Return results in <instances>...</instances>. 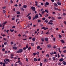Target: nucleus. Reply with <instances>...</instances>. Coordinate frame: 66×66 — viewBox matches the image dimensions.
I'll return each mask as SVG.
<instances>
[{"label": "nucleus", "instance_id": "obj_1", "mask_svg": "<svg viewBox=\"0 0 66 66\" xmlns=\"http://www.w3.org/2000/svg\"><path fill=\"white\" fill-rule=\"evenodd\" d=\"M23 51V50L22 49H20L18 51L16 52V53H19V52L20 53H21L22 52V51Z\"/></svg>", "mask_w": 66, "mask_h": 66}, {"label": "nucleus", "instance_id": "obj_2", "mask_svg": "<svg viewBox=\"0 0 66 66\" xmlns=\"http://www.w3.org/2000/svg\"><path fill=\"white\" fill-rule=\"evenodd\" d=\"M31 9H32V11L34 12V11H35V7H31Z\"/></svg>", "mask_w": 66, "mask_h": 66}, {"label": "nucleus", "instance_id": "obj_3", "mask_svg": "<svg viewBox=\"0 0 66 66\" xmlns=\"http://www.w3.org/2000/svg\"><path fill=\"white\" fill-rule=\"evenodd\" d=\"M57 3L59 5H61L62 4V2L60 1H58L57 2Z\"/></svg>", "mask_w": 66, "mask_h": 66}, {"label": "nucleus", "instance_id": "obj_4", "mask_svg": "<svg viewBox=\"0 0 66 66\" xmlns=\"http://www.w3.org/2000/svg\"><path fill=\"white\" fill-rule=\"evenodd\" d=\"M43 30H47L48 29V28H45L43 27H42L41 28Z\"/></svg>", "mask_w": 66, "mask_h": 66}, {"label": "nucleus", "instance_id": "obj_5", "mask_svg": "<svg viewBox=\"0 0 66 66\" xmlns=\"http://www.w3.org/2000/svg\"><path fill=\"white\" fill-rule=\"evenodd\" d=\"M49 4V3L48 2H46L45 3V6L46 7H47V5H48Z\"/></svg>", "mask_w": 66, "mask_h": 66}, {"label": "nucleus", "instance_id": "obj_6", "mask_svg": "<svg viewBox=\"0 0 66 66\" xmlns=\"http://www.w3.org/2000/svg\"><path fill=\"white\" fill-rule=\"evenodd\" d=\"M64 61V59L63 58H61L59 59L60 62H63Z\"/></svg>", "mask_w": 66, "mask_h": 66}, {"label": "nucleus", "instance_id": "obj_7", "mask_svg": "<svg viewBox=\"0 0 66 66\" xmlns=\"http://www.w3.org/2000/svg\"><path fill=\"white\" fill-rule=\"evenodd\" d=\"M62 64L64 65H66V62L65 61H63L62 62Z\"/></svg>", "mask_w": 66, "mask_h": 66}, {"label": "nucleus", "instance_id": "obj_8", "mask_svg": "<svg viewBox=\"0 0 66 66\" xmlns=\"http://www.w3.org/2000/svg\"><path fill=\"white\" fill-rule=\"evenodd\" d=\"M54 6H56V7H57L58 6H57V4L56 3H54Z\"/></svg>", "mask_w": 66, "mask_h": 66}, {"label": "nucleus", "instance_id": "obj_9", "mask_svg": "<svg viewBox=\"0 0 66 66\" xmlns=\"http://www.w3.org/2000/svg\"><path fill=\"white\" fill-rule=\"evenodd\" d=\"M13 49H15V50H17V47H13Z\"/></svg>", "mask_w": 66, "mask_h": 66}, {"label": "nucleus", "instance_id": "obj_10", "mask_svg": "<svg viewBox=\"0 0 66 66\" xmlns=\"http://www.w3.org/2000/svg\"><path fill=\"white\" fill-rule=\"evenodd\" d=\"M39 26H40V27H43V26H44V25H43V24L42 23L39 24Z\"/></svg>", "mask_w": 66, "mask_h": 66}, {"label": "nucleus", "instance_id": "obj_11", "mask_svg": "<svg viewBox=\"0 0 66 66\" xmlns=\"http://www.w3.org/2000/svg\"><path fill=\"white\" fill-rule=\"evenodd\" d=\"M27 7V5H24L23 6V7L25 8V9H26Z\"/></svg>", "mask_w": 66, "mask_h": 66}, {"label": "nucleus", "instance_id": "obj_12", "mask_svg": "<svg viewBox=\"0 0 66 66\" xmlns=\"http://www.w3.org/2000/svg\"><path fill=\"white\" fill-rule=\"evenodd\" d=\"M10 31L11 32H14V29L12 30V29H10Z\"/></svg>", "mask_w": 66, "mask_h": 66}, {"label": "nucleus", "instance_id": "obj_13", "mask_svg": "<svg viewBox=\"0 0 66 66\" xmlns=\"http://www.w3.org/2000/svg\"><path fill=\"white\" fill-rule=\"evenodd\" d=\"M38 17V16L37 15H36L35 16V19H37Z\"/></svg>", "mask_w": 66, "mask_h": 66}, {"label": "nucleus", "instance_id": "obj_14", "mask_svg": "<svg viewBox=\"0 0 66 66\" xmlns=\"http://www.w3.org/2000/svg\"><path fill=\"white\" fill-rule=\"evenodd\" d=\"M45 41H46V42H47L48 40V38H45Z\"/></svg>", "mask_w": 66, "mask_h": 66}, {"label": "nucleus", "instance_id": "obj_15", "mask_svg": "<svg viewBox=\"0 0 66 66\" xmlns=\"http://www.w3.org/2000/svg\"><path fill=\"white\" fill-rule=\"evenodd\" d=\"M38 60V59H36V58H35L34 59V60L35 61H37Z\"/></svg>", "mask_w": 66, "mask_h": 66}, {"label": "nucleus", "instance_id": "obj_16", "mask_svg": "<svg viewBox=\"0 0 66 66\" xmlns=\"http://www.w3.org/2000/svg\"><path fill=\"white\" fill-rule=\"evenodd\" d=\"M32 40L34 42H35V38H33L32 39Z\"/></svg>", "mask_w": 66, "mask_h": 66}, {"label": "nucleus", "instance_id": "obj_17", "mask_svg": "<svg viewBox=\"0 0 66 66\" xmlns=\"http://www.w3.org/2000/svg\"><path fill=\"white\" fill-rule=\"evenodd\" d=\"M54 9H55V10L57 11V10H58V8H55V7H54Z\"/></svg>", "mask_w": 66, "mask_h": 66}, {"label": "nucleus", "instance_id": "obj_18", "mask_svg": "<svg viewBox=\"0 0 66 66\" xmlns=\"http://www.w3.org/2000/svg\"><path fill=\"white\" fill-rule=\"evenodd\" d=\"M16 13L17 14H20V11H16Z\"/></svg>", "mask_w": 66, "mask_h": 66}, {"label": "nucleus", "instance_id": "obj_19", "mask_svg": "<svg viewBox=\"0 0 66 66\" xmlns=\"http://www.w3.org/2000/svg\"><path fill=\"white\" fill-rule=\"evenodd\" d=\"M31 45L32 46H34V43H31Z\"/></svg>", "mask_w": 66, "mask_h": 66}, {"label": "nucleus", "instance_id": "obj_20", "mask_svg": "<svg viewBox=\"0 0 66 66\" xmlns=\"http://www.w3.org/2000/svg\"><path fill=\"white\" fill-rule=\"evenodd\" d=\"M6 61H7V62H10V59H6Z\"/></svg>", "mask_w": 66, "mask_h": 66}, {"label": "nucleus", "instance_id": "obj_21", "mask_svg": "<svg viewBox=\"0 0 66 66\" xmlns=\"http://www.w3.org/2000/svg\"><path fill=\"white\" fill-rule=\"evenodd\" d=\"M11 56H14V55L13 53H11L10 55Z\"/></svg>", "mask_w": 66, "mask_h": 66}, {"label": "nucleus", "instance_id": "obj_22", "mask_svg": "<svg viewBox=\"0 0 66 66\" xmlns=\"http://www.w3.org/2000/svg\"><path fill=\"white\" fill-rule=\"evenodd\" d=\"M7 44V43L6 42H5L4 43V44L5 45H6Z\"/></svg>", "mask_w": 66, "mask_h": 66}, {"label": "nucleus", "instance_id": "obj_23", "mask_svg": "<svg viewBox=\"0 0 66 66\" xmlns=\"http://www.w3.org/2000/svg\"><path fill=\"white\" fill-rule=\"evenodd\" d=\"M51 46L50 45H47V47L48 48H50L51 47Z\"/></svg>", "mask_w": 66, "mask_h": 66}, {"label": "nucleus", "instance_id": "obj_24", "mask_svg": "<svg viewBox=\"0 0 66 66\" xmlns=\"http://www.w3.org/2000/svg\"><path fill=\"white\" fill-rule=\"evenodd\" d=\"M59 52L60 53H61V49H60V48H59Z\"/></svg>", "mask_w": 66, "mask_h": 66}, {"label": "nucleus", "instance_id": "obj_25", "mask_svg": "<svg viewBox=\"0 0 66 66\" xmlns=\"http://www.w3.org/2000/svg\"><path fill=\"white\" fill-rule=\"evenodd\" d=\"M45 12V11H42V14H44V13Z\"/></svg>", "mask_w": 66, "mask_h": 66}, {"label": "nucleus", "instance_id": "obj_26", "mask_svg": "<svg viewBox=\"0 0 66 66\" xmlns=\"http://www.w3.org/2000/svg\"><path fill=\"white\" fill-rule=\"evenodd\" d=\"M55 59V58L54 57H53V61H54Z\"/></svg>", "mask_w": 66, "mask_h": 66}, {"label": "nucleus", "instance_id": "obj_27", "mask_svg": "<svg viewBox=\"0 0 66 66\" xmlns=\"http://www.w3.org/2000/svg\"><path fill=\"white\" fill-rule=\"evenodd\" d=\"M30 49H31V47H30L28 48V50H30Z\"/></svg>", "mask_w": 66, "mask_h": 66}, {"label": "nucleus", "instance_id": "obj_28", "mask_svg": "<svg viewBox=\"0 0 66 66\" xmlns=\"http://www.w3.org/2000/svg\"><path fill=\"white\" fill-rule=\"evenodd\" d=\"M3 66H5V62L3 63Z\"/></svg>", "mask_w": 66, "mask_h": 66}, {"label": "nucleus", "instance_id": "obj_29", "mask_svg": "<svg viewBox=\"0 0 66 66\" xmlns=\"http://www.w3.org/2000/svg\"><path fill=\"white\" fill-rule=\"evenodd\" d=\"M45 12H46V13H48V10H45Z\"/></svg>", "mask_w": 66, "mask_h": 66}, {"label": "nucleus", "instance_id": "obj_30", "mask_svg": "<svg viewBox=\"0 0 66 66\" xmlns=\"http://www.w3.org/2000/svg\"><path fill=\"white\" fill-rule=\"evenodd\" d=\"M38 22H41V20H39L37 21Z\"/></svg>", "mask_w": 66, "mask_h": 66}, {"label": "nucleus", "instance_id": "obj_31", "mask_svg": "<svg viewBox=\"0 0 66 66\" xmlns=\"http://www.w3.org/2000/svg\"><path fill=\"white\" fill-rule=\"evenodd\" d=\"M28 18L29 20H31V16H29Z\"/></svg>", "mask_w": 66, "mask_h": 66}, {"label": "nucleus", "instance_id": "obj_32", "mask_svg": "<svg viewBox=\"0 0 66 66\" xmlns=\"http://www.w3.org/2000/svg\"><path fill=\"white\" fill-rule=\"evenodd\" d=\"M61 42L62 43H65V42H64V41L63 40H61Z\"/></svg>", "mask_w": 66, "mask_h": 66}, {"label": "nucleus", "instance_id": "obj_33", "mask_svg": "<svg viewBox=\"0 0 66 66\" xmlns=\"http://www.w3.org/2000/svg\"><path fill=\"white\" fill-rule=\"evenodd\" d=\"M44 22H46V23H47L48 22V20L46 19V20H45L44 21Z\"/></svg>", "mask_w": 66, "mask_h": 66}, {"label": "nucleus", "instance_id": "obj_34", "mask_svg": "<svg viewBox=\"0 0 66 66\" xmlns=\"http://www.w3.org/2000/svg\"><path fill=\"white\" fill-rule=\"evenodd\" d=\"M36 53L37 55H38V54H39V52H37V53Z\"/></svg>", "mask_w": 66, "mask_h": 66}, {"label": "nucleus", "instance_id": "obj_35", "mask_svg": "<svg viewBox=\"0 0 66 66\" xmlns=\"http://www.w3.org/2000/svg\"><path fill=\"white\" fill-rule=\"evenodd\" d=\"M18 36H19V37H21V35L20 34H19L18 35Z\"/></svg>", "mask_w": 66, "mask_h": 66}, {"label": "nucleus", "instance_id": "obj_36", "mask_svg": "<svg viewBox=\"0 0 66 66\" xmlns=\"http://www.w3.org/2000/svg\"><path fill=\"white\" fill-rule=\"evenodd\" d=\"M41 40L42 42H44V39L43 38H42L41 39Z\"/></svg>", "mask_w": 66, "mask_h": 66}, {"label": "nucleus", "instance_id": "obj_37", "mask_svg": "<svg viewBox=\"0 0 66 66\" xmlns=\"http://www.w3.org/2000/svg\"><path fill=\"white\" fill-rule=\"evenodd\" d=\"M59 38H61L62 37V36H61V35H59Z\"/></svg>", "mask_w": 66, "mask_h": 66}, {"label": "nucleus", "instance_id": "obj_38", "mask_svg": "<svg viewBox=\"0 0 66 66\" xmlns=\"http://www.w3.org/2000/svg\"><path fill=\"white\" fill-rule=\"evenodd\" d=\"M58 19H62V17L59 16L57 18Z\"/></svg>", "mask_w": 66, "mask_h": 66}, {"label": "nucleus", "instance_id": "obj_39", "mask_svg": "<svg viewBox=\"0 0 66 66\" xmlns=\"http://www.w3.org/2000/svg\"><path fill=\"white\" fill-rule=\"evenodd\" d=\"M47 56H48V57H49V55L48 54H47L46 55V57H47Z\"/></svg>", "mask_w": 66, "mask_h": 66}, {"label": "nucleus", "instance_id": "obj_40", "mask_svg": "<svg viewBox=\"0 0 66 66\" xmlns=\"http://www.w3.org/2000/svg\"><path fill=\"white\" fill-rule=\"evenodd\" d=\"M60 57V55L59 54V53L58 54V57H57L59 58Z\"/></svg>", "mask_w": 66, "mask_h": 66}, {"label": "nucleus", "instance_id": "obj_41", "mask_svg": "<svg viewBox=\"0 0 66 66\" xmlns=\"http://www.w3.org/2000/svg\"><path fill=\"white\" fill-rule=\"evenodd\" d=\"M54 54V53L53 52L50 53V54H51V55H52V54Z\"/></svg>", "mask_w": 66, "mask_h": 66}, {"label": "nucleus", "instance_id": "obj_42", "mask_svg": "<svg viewBox=\"0 0 66 66\" xmlns=\"http://www.w3.org/2000/svg\"><path fill=\"white\" fill-rule=\"evenodd\" d=\"M40 48V46H38L37 47V49H38L39 48Z\"/></svg>", "mask_w": 66, "mask_h": 66}, {"label": "nucleus", "instance_id": "obj_43", "mask_svg": "<svg viewBox=\"0 0 66 66\" xmlns=\"http://www.w3.org/2000/svg\"><path fill=\"white\" fill-rule=\"evenodd\" d=\"M30 27V24H29L27 26V27Z\"/></svg>", "mask_w": 66, "mask_h": 66}, {"label": "nucleus", "instance_id": "obj_44", "mask_svg": "<svg viewBox=\"0 0 66 66\" xmlns=\"http://www.w3.org/2000/svg\"><path fill=\"white\" fill-rule=\"evenodd\" d=\"M6 7L4 6L3 7H2V10H3V9H4Z\"/></svg>", "mask_w": 66, "mask_h": 66}, {"label": "nucleus", "instance_id": "obj_45", "mask_svg": "<svg viewBox=\"0 0 66 66\" xmlns=\"http://www.w3.org/2000/svg\"><path fill=\"white\" fill-rule=\"evenodd\" d=\"M9 30H8L7 31H6V32L8 34H9Z\"/></svg>", "mask_w": 66, "mask_h": 66}, {"label": "nucleus", "instance_id": "obj_46", "mask_svg": "<svg viewBox=\"0 0 66 66\" xmlns=\"http://www.w3.org/2000/svg\"><path fill=\"white\" fill-rule=\"evenodd\" d=\"M45 18H42V20H45Z\"/></svg>", "mask_w": 66, "mask_h": 66}, {"label": "nucleus", "instance_id": "obj_47", "mask_svg": "<svg viewBox=\"0 0 66 66\" xmlns=\"http://www.w3.org/2000/svg\"><path fill=\"white\" fill-rule=\"evenodd\" d=\"M26 48L27 49V48H28V44H27L26 45Z\"/></svg>", "mask_w": 66, "mask_h": 66}, {"label": "nucleus", "instance_id": "obj_48", "mask_svg": "<svg viewBox=\"0 0 66 66\" xmlns=\"http://www.w3.org/2000/svg\"><path fill=\"white\" fill-rule=\"evenodd\" d=\"M39 15H40V17H42V14L40 13H39Z\"/></svg>", "mask_w": 66, "mask_h": 66}, {"label": "nucleus", "instance_id": "obj_49", "mask_svg": "<svg viewBox=\"0 0 66 66\" xmlns=\"http://www.w3.org/2000/svg\"><path fill=\"white\" fill-rule=\"evenodd\" d=\"M2 36L3 37H4V36H6V35L5 34H3L2 35Z\"/></svg>", "mask_w": 66, "mask_h": 66}, {"label": "nucleus", "instance_id": "obj_50", "mask_svg": "<svg viewBox=\"0 0 66 66\" xmlns=\"http://www.w3.org/2000/svg\"><path fill=\"white\" fill-rule=\"evenodd\" d=\"M58 65H61V63H60V62H59L58 63Z\"/></svg>", "mask_w": 66, "mask_h": 66}, {"label": "nucleus", "instance_id": "obj_51", "mask_svg": "<svg viewBox=\"0 0 66 66\" xmlns=\"http://www.w3.org/2000/svg\"><path fill=\"white\" fill-rule=\"evenodd\" d=\"M63 52L64 53H66V50H65L63 51Z\"/></svg>", "mask_w": 66, "mask_h": 66}, {"label": "nucleus", "instance_id": "obj_52", "mask_svg": "<svg viewBox=\"0 0 66 66\" xmlns=\"http://www.w3.org/2000/svg\"><path fill=\"white\" fill-rule=\"evenodd\" d=\"M2 51H5V49L3 48Z\"/></svg>", "mask_w": 66, "mask_h": 66}, {"label": "nucleus", "instance_id": "obj_53", "mask_svg": "<svg viewBox=\"0 0 66 66\" xmlns=\"http://www.w3.org/2000/svg\"><path fill=\"white\" fill-rule=\"evenodd\" d=\"M20 63H19V64H20V65H22V62H20Z\"/></svg>", "mask_w": 66, "mask_h": 66}, {"label": "nucleus", "instance_id": "obj_54", "mask_svg": "<svg viewBox=\"0 0 66 66\" xmlns=\"http://www.w3.org/2000/svg\"><path fill=\"white\" fill-rule=\"evenodd\" d=\"M26 61H27V62H28V61H29V60H28V58L26 59Z\"/></svg>", "mask_w": 66, "mask_h": 66}, {"label": "nucleus", "instance_id": "obj_55", "mask_svg": "<svg viewBox=\"0 0 66 66\" xmlns=\"http://www.w3.org/2000/svg\"><path fill=\"white\" fill-rule=\"evenodd\" d=\"M61 56L62 57H64V56H65L64 55H63L62 54H61Z\"/></svg>", "mask_w": 66, "mask_h": 66}, {"label": "nucleus", "instance_id": "obj_56", "mask_svg": "<svg viewBox=\"0 0 66 66\" xmlns=\"http://www.w3.org/2000/svg\"><path fill=\"white\" fill-rule=\"evenodd\" d=\"M43 10H44V9H41V10H40V11L41 12H42V11H43Z\"/></svg>", "mask_w": 66, "mask_h": 66}, {"label": "nucleus", "instance_id": "obj_57", "mask_svg": "<svg viewBox=\"0 0 66 66\" xmlns=\"http://www.w3.org/2000/svg\"><path fill=\"white\" fill-rule=\"evenodd\" d=\"M64 23L65 24H66V22L65 21H64Z\"/></svg>", "mask_w": 66, "mask_h": 66}, {"label": "nucleus", "instance_id": "obj_58", "mask_svg": "<svg viewBox=\"0 0 66 66\" xmlns=\"http://www.w3.org/2000/svg\"><path fill=\"white\" fill-rule=\"evenodd\" d=\"M55 38H53V40H54V42H55Z\"/></svg>", "mask_w": 66, "mask_h": 66}, {"label": "nucleus", "instance_id": "obj_59", "mask_svg": "<svg viewBox=\"0 0 66 66\" xmlns=\"http://www.w3.org/2000/svg\"><path fill=\"white\" fill-rule=\"evenodd\" d=\"M3 39L4 40H5L6 41V38H3Z\"/></svg>", "mask_w": 66, "mask_h": 66}, {"label": "nucleus", "instance_id": "obj_60", "mask_svg": "<svg viewBox=\"0 0 66 66\" xmlns=\"http://www.w3.org/2000/svg\"><path fill=\"white\" fill-rule=\"evenodd\" d=\"M17 63H15L14 64V65L15 66H17Z\"/></svg>", "mask_w": 66, "mask_h": 66}, {"label": "nucleus", "instance_id": "obj_61", "mask_svg": "<svg viewBox=\"0 0 66 66\" xmlns=\"http://www.w3.org/2000/svg\"><path fill=\"white\" fill-rule=\"evenodd\" d=\"M3 12L4 13H5V10H4L3 11Z\"/></svg>", "mask_w": 66, "mask_h": 66}, {"label": "nucleus", "instance_id": "obj_62", "mask_svg": "<svg viewBox=\"0 0 66 66\" xmlns=\"http://www.w3.org/2000/svg\"><path fill=\"white\" fill-rule=\"evenodd\" d=\"M23 49L24 50H26V47H25L23 48Z\"/></svg>", "mask_w": 66, "mask_h": 66}, {"label": "nucleus", "instance_id": "obj_63", "mask_svg": "<svg viewBox=\"0 0 66 66\" xmlns=\"http://www.w3.org/2000/svg\"><path fill=\"white\" fill-rule=\"evenodd\" d=\"M49 34V32H47L46 33V34Z\"/></svg>", "mask_w": 66, "mask_h": 66}, {"label": "nucleus", "instance_id": "obj_64", "mask_svg": "<svg viewBox=\"0 0 66 66\" xmlns=\"http://www.w3.org/2000/svg\"><path fill=\"white\" fill-rule=\"evenodd\" d=\"M33 54H34V56H35V55H36V53H33Z\"/></svg>", "mask_w": 66, "mask_h": 66}]
</instances>
